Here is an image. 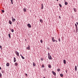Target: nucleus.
<instances>
[{
	"label": "nucleus",
	"instance_id": "obj_1",
	"mask_svg": "<svg viewBox=\"0 0 78 78\" xmlns=\"http://www.w3.org/2000/svg\"><path fill=\"white\" fill-rule=\"evenodd\" d=\"M15 53H16V55H17V56H18L20 57V56H19V52H18L17 51H16Z\"/></svg>",
	"mask_w": 78,
	"mask_h": 78
},
{
	"label": "nucleus",
	"instance_id": "obj_2",
	"mask_svg": "<svg viewBox=\"0 0 78 78\" xmlns=\"http://www.w3.org/2000/svg\"><path fill=\"white\" fill-rule=\"evenodd\" d=\"M28 47H27L26 48V50H30V45H28Z\"/></svg>",
	"mask_w": 78,
	"mask_h": 78
},
{
	"label": "nucleus",
	"instance_id": "obj_3",
	"mask_svg": "<svg viewBox=\"0 0 78 78\" xmlns=\"http://www.w3.org/2000/svg\"><path fill=\"white\" fill-rule=\"evenodd\" d=\"M12 22H14L15 21H16V19L13 18V17H12Z\"/></svg>",
	"mask_w": 78,
	"mask_h": 78
},
{
	"label": "nucleus",
	"instance_id": "obj_4",
	"mask_svg": "<svg viewBox=\"0 0 78 78\" xmlns=\"http://www.w3.org/2000/svg\"><path fill=\"white\" fill-rule=\"evenodd\" d=\"M52 73H53V75H54V76H56V73L53 71H52Z\"/></svg>",
	"mask_w": 78,
	"mask_h": 78
},
{
	"label": "nucleus",
	"instance_id": "obj_5",
	"mask_svg": "<svg viewBox=\"0 0 78 78\" xmlns=\"http://www.w3.org/2000/svg\"><path fill=\"white\" fill-rule=\"evenodd\" d=\"M48 58L49 59H53L52 58H51V55H49V56H48Z\"/></svg>",
	"mask_w": 78,
	"mask_h": 78
},
{
	"label": "nucleus",
	"instance_id": "obj_6",
	"mask_svg": "<svg viewBox=\"0 0 78 78\" xmlns=\"http://www.w3.org/2000/svg\"><path fill=\"white\" fill-rule=\"evenodd\" d=\"M41 9H44V5H43V4H41Z\"/></svg>",
	"mask_w": 78,
	"mask_h": 78
},
{
	"label": "nucleus",
	"instance_id": "obj_7",
	"mask_svg": "<svg viewBox=\"0 0 78 78\" xmlns=\"http://www.w3.org/2000/svg\"><path fill=\"white\" fill-rule=\"evenodd\" d=\"M27 26L29 28H31V25H30V24H27Z\"/></svg>",
	"mask_w": 78,
	"mask_h": 78
},
{
	"label": "nucleus",
	"instance_id": "obj_8",
	"mask_svg": "<svg viewBox=\"0 0 78 78\" xmlns=\"http://www.w3.org/2000/svg\"><path fill=\"white\" fill-rule=\"evenodd\" d=\"M23 11L24 12H25L27 11V9L24 8L23 9Z\"/></svg>",
	"mask_w": 78,
	"mask_h": 78
},
{
	"label": "nucleus",
	"instance_id": "obj_9",
	"mask_svg": "<svg viewBox=\"0 0 78 78\" xmlns=\"http://www.w3.org/2000/svg\"><path fill=\"white\" fill-rule=\"evenodd\" d=\"M63 63L64 64H66V60L64 59L63 60Z\"/></svg>",
	"mask_w": 78,
	"mask_h": 78
},
{
	"label": "nucleus",
	"instance_id": "obj_10",
	"mask_svg": "<svg viewBox=\"0 0 78 78\" xmlns=\"http://www.w3.org/2000/svg\"><path fill=\"white\" fill-rule=\"evenodd\" d=\"M33 66H34V67H35V66H36V63L34 62H33Z\"/></svg>",
	"mask_w": 78,
	"mask_h": 78
},
{
	"label": "nucleus",
	"instance_id": "obj_11",
	"mask_svg": "<svg viewBox=\"0 0 78 78\" xmlns=\"http://www.w3.org/2000/svg\"><path fill=\"white\" fill-rule=\"evenodd\" d=\"M73 10L74 11V12H76L77 11V10H76V8H73Z\"/></svg>",
	"mask_w": 78,
	"mask_h": 78
},
{
	"label": "nucleus",
	"instance_id": "obj_12",
	"mask_svg": "<svg viewBox=\"0 0 78 78\" xmlns=\"http://www.w3.org/2000/svg\"><path fill=\"white\" fill-rule=\"evenodd\" d=\"M6 66L7 67H9V63H7Z\"/></svg>",
	"mask_w": 78,
	"mask_h": 78
},
{
	"label": "nucleus",
	"instance_id": "obj_13",
	"mask_svg": "<svg viewBox=\"0 0 78 78\" xmlns=\"http://www.w3.org/2000/svg\"><path fill=\"white\" fill-rule=\"evenodd\" d=\"M48 67H49V68H51V65H50V64H48Z\"/></svg>",
	"mask_w": 78,
	"mask_h": 78
},
{
	"label": "nucleus",
	"instance_id": "obj_14",
	"mask_svg": "<svg viewBox=\"0 0 78 78\" xmlns=\"http://www.w3.org/2000/svg\"><path fill=\"white\" fill-rule=\"evenodd\" d=\"M13 59H14V62H16V58L15 57H14Z\"/></svg>",
	"mask_w": 78,
	"mask_h": 78
},
{
	"label": "nucleus",
	"instance_id": "obj_15",
	"mask_svg": "<svg viewBox=\"0 0 78 78\" xmlns=\"http://www.w3.org/2000/svg\"><path fill=\"white\" fill-rule=\"evenodd\" d=\"M15 65L16 66H18V64L17 63V62H16L15 63Z\"/></svg>",
	"mask_w": 78,
	"mask_h": 78
},
{
	"label": "nucleus",
	"instance_id": "obj_16",
	"mask_svg": "<svg viewBox=\"0 0 78 78\" xmlns=\"http://www.w3.org/2000/svg\"><path fill=\"white\" fill-rule=\"evenodd\" d=\"M75 70H77V66H76L75 67Z\"/></svg>",
	"mask_w": 78,
	"mask_h": 78
},
{
	"label": "nucleus",
	"instance_id": "obj_17",
	"mask_svg": "<svg viewBox=\"0 0 78 78\" xmlns=\"http://www.w3.org/2000/svg\"><path fill=\"white\" fill-rule=\"evenodd\" d=\"M40 22H41V23H42L43 22V20H42V19H41L40 20Z\"/></svg>",
	"mask_w": 78,
	"mask_h": 78
},
{
	"label": "nucleus",
	"instance_id": "obj_18",
	"mask_svg": "<svg viewBox=\"0 0 78 78\" xmlns=\"http://www.w3.org/2000/svg\"><path fill=\"white\" fill-rule=\"evenodd\" d=\"M9 24H10V25H11V24H12V22L10 20L9 21Z\"/></svg>",
	"mask_w": 78,
	"mask_h": 78
},
{
	"label": "nucleus",
	"instance_id": "obj_19",
	"mask_svg": "<svg viewBox=\"0 0 78 78\" xmlns=\"http://www.w3.org/2000/svg\"><path fill=\"white\" fill-rule=\"evenodd\" d=\"M60 75L61 77H63V74H60Z\"/></svg>",
	"mask_w": 78,
	"mask_h": 78
},
{
	"label": "nucleus",
	"instance_id": "obj_20",
	"mask_svg": "<svg viewBox=\"0 0 78 78\" xmlns=\"http://www.w3.org/2000/svg\"><path fill=\"white\" fill-rule=\"evenodd\" d=\"M10 1L11 2V4H13V0H10Z\"/></svg>",
	"mask_w": 78,
	"mask_h": 78
},
{
	"label": "nucleus",
	"instance_id": "obj_21",
	"mask_svg": "<svg viewBox=\"0 0 78 78\" xmlns=\"http://www.w3.org/2000/svg\"><path fill=\"white\" fill-rule=\"evenodd\" d=\"M68 4V3L67 2H65V5H67Z\"/></svg>",
	"mask_w": 78,
	"mask_h": 78
},
{
	"label": "nucleus",
	"instance_id": "obj_22",
	"mask_svg": "<svg viewBox=\"0 0 78 78\" xmlns=\"http://www.w3.org/2000/svg\"><path fill=\"white\" fill-rule=\"evenodd\" d=\"M60 69H57V71L58 72H60Z\"/></svg>",
	"mask_w": 78,
	"mask_h": 78
},
{
	"label": "nucleus",
	"instance_id": "obj_23",
	"mask_svg": "<svg viewBox=\"0 0 78 78\" xmlns=\"http://www.w3.org/2000/svg\"><path fill=\"white\" fill-rule=\"evenodd\" d=\"M2 76V73L0 72V77L1 78Z\"/></svg>",
	"mask_w": 78,
	"mask_h": 78
},
{
	"label": "nucleus",
	"instance_id": "obj_24",
	"mask_svg": "<svg viewBox=\"0 0 78 78\" xmlns=\"http://www.w3.org/2000/svg\"><path fill=\"white\" fill-rule=\"evenodd\" d=\"M76 32H78V27H76Z\"/></svg>",
	"mask_w": 78,
	"mask_h": 78
},
{
	"label": "nucleus",
	"instance_id": "obj_25",
	"mask_svg": "<svg viewBox=\"0 0 78 78\" xmlns=\"http://www.w3.org/2000/svg\"><path fill=\"white\" fill-rule=\"evenodd\" d=\"M21 58L23 59H25V58H24L23 56H22Z\"/></svg>",
	"mask_w": 78,
	"mask_h": 78
},
{
	"label": "nucleus",
	"instance_id": "obj_26",
	"mask_svg": "<svg viewBox=\"0 0 78 78\" xmlns=\"http://www.w3.org/2000/svg\"><path fill=\"white\" fill-rule=\"evenodd\" d=\"M59 6L61 8L62 7V5H61V4H59Z\"/></svg>",
	"mask_w": 78,
	"mask_h": 78
},
{
	"label": "nucleus",
	"instance_id": "obj_27",
	"mask_svg": "<svg viewBox=\"0 0 78 78\" xmlns=\"http://www.w3.org/2000/svg\"><path fill=\"white\" fill-rule=\"evenodd\" d=\"M75 26L76 28H78V27H77V24H75Z\"/></svg>",
	"mask_w": 78,
	"mask_h": 78
},
{
	"label": "nucleus",
	"instance_id": "obj_28",
	"mask_svg": "<svg viewBox=\"0 0 78 78\" xmlns=\"http://www.w3.org/2000/svg\"><path fill=\"white\" fill-rule=\"evenodd\" d=\"M9 37L10 38H11V35L10 34H9Z\"/></svg>",
	"mask_w": 78,
	"mask_h": 78
},
{
	"label": "nucleus",
	"instance_id": "obj_29",
	"mask_svg": "<svg viewBox=\"0 0 78 78\" xmlns=\"http://www.w3.org/2000/svg\"><path fill=\"white\" fill-rule=\"evenodd\" d=\"M41 67H42V68H44V65H42Z\"/></svg>",
	"mask_w": 78,
	"mask_h": 78
},
{
	"label": "nucleus",
	"instance_id": "obj_30",
	"mask_svg": "<svg viewBox=\"0 0 78 78\" xmlns=\"http://www.w3.org/2000/svg\"><path fill=\"white\" fill-rule=\"evenodd\" d=\"M50 53H49V52L48 53V56H50Z\"/></svg>",
	"mask_w": 78,
	"mask_h": 78
},
{
	"label": "nucleus",
	"instance_id": "obj_31",
	"mask_svg": "<svg viewBox=\"0 0 78 78\" xmlns=\"http://www.w3.org/2000/svg\"><path fill=\"white\" fill-rule=\"evenodd\" d=\"M25 75L26 76V77H27L28 76V74L27 73L25 74Z\"/></svg>",
	"mask_w": 78,
	"mask_h": 78
},
{
	"label": "nucleus",
	"instance_id": "obj_32",
	"mask_svg": "<svg viewBox=\"0 0 78 78\" xmlns=\"http://www.w3.org/2000/svg\"><path fill=\"white\" fill-rule=\"evenodd\" d=\"M40 41L41 43H42L43 42V41H42V40H40Z\"/></svg>",
	"mask_w": 78,
	"mask_h": 78
},
{
	"label": "nucleus",
	"instance_id": "obj_33",
	"mask_svg": "<svg viewBox=\"0 0 78 78\" xmlns=\"http://www.w3.org/2000/svg\"><path fill=\"white\" fill-rule=\"evenodd\" d=\"M41 61H44V59H43V58H41Z\"/></svg>",
	"mask_w": 78,
	"mask_h": 78
},
{
	"label": "nucleus",
	"instance_id": "obj_34",
	"mask_svg": "<svg viewBox=\"0 0 78 78\" xmlns=\"http://www.w3.org/2000/svg\"><path fill=\"white\" fill-rule=\"evenodd\" d=\"M52 41H53V42H55V39H52Z\"/></svg>",
	"mask_w": 78,
	"mask_h": 78
},
{
	"label": "nucleus",
	"instance_id": "obj_35",
	"mask_svg": "<svg viewBox=\"0 0 78 78\" xmlns=\"http://www.w3.org/2000/svg\"><path fill=\"white\" fill-rule=\"evenodd\" d=\"M2 13H3V12H5V11H4V10H2Z\"/></svg>",
	"mask_w": 78,
	"mask_h": 78
},
{
	"label": "nucleus",
	"instance_id": "obj_36",
	"mask_svg": "<svg viewBox=\"0 0 78 78\" xmlns=\"http://www.w3.org/2000/svg\"><path fill=\"white\" fill-rule=\"evenodd\" d=\"M11 31H12V33H13V32H14V30L12 29L11 30Z\"/></svg>",
	"mask_w": 78,
	"mask_h": 78
},
{
	"label": "nucleus",
	"instance_id": "obj_37",
	"mask_svg": "<svg viewBox=\"0 0 78 78\" xmlns=\"http://www.w3.org/2000/svg\"><path fill=\"white\" fill-rule=\"evenodd\" d=\"M2 73H5V72H4V71L3 70H2Z\"/></svg>",
	"mask_w": 78,
	"mask_h": 78
},
{
	"label": "nucleus",
	"instance_id": "obj_38",
	"mask_svg": "<svg viewBox=\"0 0 78 78\" xmlns=\"http://www.w3.org/2000/svg\"><path fill=\"white\" fill-rule=\"evenodd\" d=\"M0 48H1V49H2V46H0Z\"/></svg>",
	"mask_w": 78,
	"mask_h": 78
},
{
	"label": "nucleus",
	"instance_id": "obj_39",
	"mask_svg": "<svg viewBox=\"0 0 78 78\" xmlns=\"http://www.w3.org/2000/svg\"><path fill=\"white\" fill-rule=\"evenodd\" d=\"M58 41L59 42H61V40L60 39H58Z\"/></svg>",
	"mask_w": 78,
	"mask_h": 78
},
{
	"label": "nucleus",
	"instance_id": "obj_40",
	"mask_svg": "<svg viewBox=\"0 0 78 78\" xmlns=\"http://www.w3.org/2000/svg\"><path fill=\"white\" fill-rule=\"evenodd\" d=\"M47 49H48V50H50V48H47Z\"/></svg>",
	"mask_w": 78,
	"mask_h": 78
},
{
	"label": "nucleus",
	"instance_id": "obj_41",
	"mask_svg": "<svg viewBox=\"0 0 78 78\" xmlns=\"http://www.w3.org/2000/svg\"><path fill=\"white\" fill-rule=\"evenodd\" d=\"M20 56H21V57H22V56H23L22 55V54H20Z\"/></svg>",
	"mask_w": 78,
	"mask_h": 78
},
{
	"label": "nucleus",
	"instance_id": "obj_42",
	"mask_svg": "<svg viewBox=\"0 0 78 78\" xmlns=\"http://www.w3.org/2000/svg\"><path fill=\"white\" fill-rule=\"evenodd\" d=\"M61 17L60 16H59V19H61Z\"/></svg>",
	"mask_w": 78,
	"mask_h": 78
},
{
	"label": "nucleus",
	"instance_id": "obj_43",
	"mask_svg": "<svg viewBox=\"0 0 78 78\" xmlns=\"http://www.w3.org/2000/svg\"><path fill=\"white\" fill-rule=\"evenodd\" d=\"M1 69H2V68L0 66V70H1Z\"/></svg>",
	"mask_w": 78,
	"mask_h": 78
},
{
	"label": "nucleus",
	"instance_id": "obj_44",
	"mask_svg": "<svg viewBox=\"0 0 78 78\" xmlns=\"http://www.w3.org/2000/svg\"><path fill=\"white\" fill-rule=\"evenodd\" d=\"M66 73H67V71H66Z\"/></svg>",
	"mask_w": 78,
	"mask_h": 78
},
{
	"label": "nucleus",
	"instance_id": "obj_45",
	"mask_svg": "<svg viewBox=\"0 0 78 78\" xmlns=\"http://www.w3.org/2000/svg\"><path fill=\"white\" fill-rule=\"evenodd\" d=\"M55 41L56 42H58V41H57L55 40Z\"/></svg>",
	"mask_w": 78,
	"mask_h": 78
},
{
	"label": "nucleus",
	"instance_id": "obj_46",
	"mask_svg": "<svg viewBox=\"0 0 78 78\" xmlns=\"http://www.w3.org/2000/svg\"><path fill=\"white\" fill-rule=\"evenodd\" d=\"M25 41H27V39L25 40Z\"/></svg>",
	"mask_w": 78,
	"mask_h": 78
},
{
	"label": "nucleus",
	"instance_id": "obj_47",
	"mask_svg": "<svg viewBox=\"0 0 78 78\" xmlns=\"http://www.w3.org/2000/svg\"><path fill=\"white\" fill-rule=\"evenodd\" d=\"M44 78H46L45 77H44Z\"/></svg>",
	"mask_w": 78,
	"mask_h": 78
},
{
	"label": "nucleus",
	"instance_id": "obj_48",
	"mask_svg": "<svg viewBox=\"0 0 78 78\" xmlns=\"http://www.w3.org/2000/svg\"><path fill=\"white\" fill-rule=\"evenodd\" d=\"M57 0V1H58V0Z\"/></svg>",
	"mask_w": 78,
	"mask_h": 78
},
{
	"label": "nucleus",
	"instance_id": "obj_49",
	"mask_svg": "<svg viewBox=\"0 0 78 78\" xmlns=\"http://www.w3.org/2000/svg\"><path fill=\"white\" fill-rule=\"evenodd\" d=\"M54 38H52V39H53Z\"/></svg>",
	"mask_w": 78,
	"mask_h": 78
},
{
	"label": "nucleus",
	"instance_id": "obj_50",
	"mask_svg": "<svg viewBox=\"0 0 78 78\" xmlns=\"http://www.w3.org/2000/svg\"><path fill=\"white\" fill-rule=\"evenodd\" d=\"M19 41H20V39H19Z\"/></svg>",
	"mask_w": 78,
	"mask_h": 78
}]
</instances>
